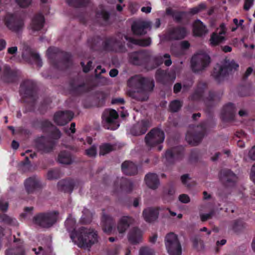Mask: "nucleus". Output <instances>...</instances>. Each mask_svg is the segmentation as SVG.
I'll return each mask as SVG.
<instances>
[{"mask_svg":"<svg viewBox=\"0 0 255 255\" xmlns=\"http://www.w3.org/2000/svg\"><path fill=\"white\" fill-rule=\"evenodd\" d=\"M65 226L72 241L80 248H88L97 241V235L93 229L82 227L75 230V221L72 218L66 220Z\"/></svg>","mask_w":255,"mask_h":255,"instance_id":"nucleus-1","label":"nucleus"},{"mask_svg":"<svg viewBox=\"0 0 255 255\" xmlns=\"http://www.w3.org/2000/svg\"><path fill=\"white\" fill-rule=\"evenodd\" d=\"M128 85L130 88L136 89V91L130 95L139 101L146 100L148 98V92L151 91L154 86L152 80L145 79L139 76L131 78L128 81Z\"/></svg>","mask_w":255,"mask_h":255,"instance_id":"nucleus-2","label":"nucleus"},{"mask_svg":"<svg viewBox=\"0 0 255 255\" xmlns=\"http://www.w3.org/2000/svg\"><path fill=\"white\" fill-rule=\"evenodd\" d=\"M57 216L58 213L56 211L40 214L34 217L33 222L41 227L49 228L56 222Z\"/></svg>","mask_w":255,"mask_h":255,"instance_id":"nucleus-3","label":"nucleus"},{"mask_svg":"<svg viewBox=\"0 0 255 255\" xmlns=\"http://www.w3.org/2000/svg\"><path fill=\"white\" fill-rule=\"evenodd\" d=\"M165 246L170 255H181L182 254L181 244L177 235L173 233L167 235L165 238Z\"/></svg>","mask_w":255,"mask_h":255,"instance_id":"nucleus-4","label":"nucleus"},{"mask_svg":"<svg viewBox=\"0 0 255 255\" xmlns=\"http://www.w3.org/2000/svg\"><path fill=\"white\" fill-rule=\"evenodd\" d=\"M238 67L239 65L235 61L226 60L223 66L218 65L216 66L213 73V75L216 79L219 80L226 74L231 73L237 70Z\"/></svg>","mask_w":255,"mask_h":255,"instance_id":"nucleus-5","label":"nucleus"},{"mask_svg":"<svg viewBox=\"0 0 255 255\" xmlns=\"http://www.w3.org/2000/svg\"><path fill=\"white\" fill-rule=\"evenodd\" d=\"M210 62L209 55L205 52L198 53L193 56L191 66L195 72H199L206 67Z\"/></svg>","mask_w":255,"mask_h":255,"instance_id":"nucleus-6","label":"nucleus"},{"mask_svg":"<svg viewBox=\"0 0 255 255\" xmlns=\"http://www.w3.org/2000/svg\"><path fill=\"white\" fill-rule=\"evenodd\" d=\"M118 114L116 111L114 110H106L103 115V123L105 127L109 129L115 130L119 127V124L116 120Z\"/></svg>","mask_w":255,"mask_h":255,"instance_id":"nucleus-7","label":"nucleus"},{"mask_svg":"<svg viewBox=\"0 0 255 255\" xmlns=\"http://www.w3.org/2000/svg\"><path fill=\"white\" fill-rule=\"evenodd\" d=\"M5 24L11 30L18 32L23 27V20L15 14L7 13L5 17Z\"/></svg>","mask_w":255,"mask_h":255,"instance_id":"nucleus-8","label":"nucleus"},{"mask_svg":"<svg viewBox=\"0 0 255 255\" xmlns=\"http://www.w3.org/2000/svg\"><path fill=\"white\" fill-rule=\"evenodd\" d=\"M151 28V22L147 19H138L134 20L131 25V29L135 35H143Z\"/></svg>","mask_w":255,"mask_h":255,"instance_id":"nucleus-9","label":"nucleus"},{"mask_svg":"<svg viewBox=\"0 0 255 255\" xmlns=\"http://www.w3.org/2000/svg\"><path fill=\"white\" fill-rule=\"evenodd\" d=\"M164 138L163 131L159 129H153L146 135L145 140L148 145L153 146L162 142Z\"/></svg>","mask_w":255,"mask_h":255,"instance_id":"nucleus-10","label":"nucleus"},{"mask_svg":"<svg viewBox=\"0 0 255 255\" xmlns=\"http://www.w3.org/2000/svg\"><path fill=\"white\" fill-rule=\"evenodd\" d=\"M161 210L160 208H147L143 211V217L147 222H153L157 219L159 212Z\"/></svg>","mask_w":255,"mask_h":255,"instance_id":"nucleus-11","label":"nucleus"},{"mask_svg":"<svg viewBox=\"0 0 255 255\" xmlns=\"http://www.w3.org/2000/svg\"><path fill=\"white\" fill-rule=\"evenodd\" d=\"M187 34V31L184 28H174L168 31L165 35L166 40L180 39L183 38Z\"/></svg>","mask_w":255,"mask_h":255,"instance_id":"nucleus-12","label":"nucleus"},{"mask_svg":"<svg viewBox=\"0 0 255 255\" xmlns=\"http://www.w3.org/2000/svg\"><path fill=\"white\" fill-rule=\"evenodd\" d=\"M73 117V114L70 111L59 112L54 115V121L58 125L62 126L71 121Z\"/></svg>","mask_w":255,"mask_h":255,"instance_id":"nucleus-13","label":"nucleus"},{"mask_svg":"<svg viewBox=\"0 0 255 255\" xmlns=\"http://www.w3.org/2000/svg\"><path fill=\"white\" fill-rule=\"evenodd\" d=\"M24 185L26 192L28 193H32L40 187V184L38 178L33 177L26 179Z\"/></svg>","mask_w":255,"mask_h":255,"instance_id":"nucleus-14","label":"nucleus"},{"mask_svg":"<svg viewBox=\"0 0 255 255\" xmlns=\"http://www.w3.org/2000/svg\"><path fill=\"white\" fill-rule=\"evenodd\" d=\"M182 149L181 147H178L168 150L165 154V158L169 162H173L180 157Z\"/></svg>","mask_w":255,"mask_h":255,"instance_id":"nucleus-15","label":"nucleus"},{"mask_svg":"<svg viewBox=\"0 0 255 255\" xmlns=\"http://www.w3.org/2000/svg\"><path fill=\"white\" fill-rule=\"evenodd\" d=\"M203 135V132L193 133L191 131H188L186 135V139L189 144L196 145L200 141Z\"/></svg>","mask_w":255,"mask_h":255,"instance_id":"nucleus-16","label":"nucleus"},{"mask_svg":"<svg viewBox=\"0 0 255 255\" xmlns=\"http://www.w3.org/2000/svg\"><path fill=\"white\" fill-rule=\"evenodd\" d=\"M44 22V17L42 14L35 16L30 24V29L33 31H38L42 28Z\"/></svg>","mask_w":255,"mask_h":255,"instance_id":"nucleus-17","label":"nucleus"},{"mask_svg":"<svg viewBox=\"0 0 255 255\" xmlns=\"http://www.w3.org/2000/svg\"><path fill=\"white\" fill-rule=\"evenodd\" d=\"M123 172L127 175H132L137 172V167L131 161H126L122 165Z\"/></svg>","mask_w":255,"mask_h":255,"instance_id":"nucleus-18","label":"nucleus"},{"mask_svg":"<svg viewBox=\"0 0 255 255\" xmlns=\"http://www.w3.org/2000/svg\"><path fill=\"white\" fill-rule=\"evenodd\" d=\"M145 181L150 188L155 189L159 185V180L156 174L149 173L145 177Z\"/></svg>","mask_w":255,"mask_h":255,"instance_id":"nucleus-19","label":"nucleus"},{"mask_svg":"<svg viewBox=\"0 0 255 255\" xmlns=\"http://www.w3.org/2000/svg\"><path fill=\"white\" fill-rule=\"evenodd\" d=\"M132 219L128 216L123 217L120 220L118 225V230L120 234L124 233L132 223Z\"/></svg>","mask_w":255,"mask_h":255,"instance_id":"nucleus-20","label":"nucleus"},{"mask_svg":"<svg viewBox=\"0 0 255 255\" xmlns=\"http://www.w3.org/2000/svg\"><path fill=\"white\" fill-rule=\"evenodd\" d=\"M149 127V124L146 121H141L136 124L131 132L133 135H139L144 134L147 130V128Z\"/></svg>","mask_w":255,"mask_h":255,"instance_id":"nucleus-21","label":"nucleus"},{"mask_svg":"<svg viewBox=\"0 0 255 255\" xmlns=\"http://www.w3.org/2000/svg\"><path fill=\"white\" fill-rule=\"evenodd\" d=\"M193 32L197 36H202L207 32V30L203 22L198 19L193 23Z\"/></svg>","mask_w":255,"mask_h":255,"instance_id":"nucleus-22","label":"nucleus"},{"mask_svg":"<svg viewBox=\"0 0 255 255\" xmlns=\"http://www.w3.org/2000/svg\"><path fill=\"white\" fill-rule=\"evenodd\" d=\"M124 38L128 41V46H131L132 44H135L142 46H147L149 45L151 42L150 38L144 39L136 40L132 38L128 37L127 35H125Z\"/></svg>","mask_w":255,"mask_h":255,"instance_id":"nucleus-23","label":"nucleus"},{"mask_svg":"<svg viewBox=\"0 0 255 255\" xmlns=\"http://www.w3.org/2000/svg\"><path fill=\"white\" fill-rule=\"evenodd\" d=\"M142 233L138 229H133L128 235V240L132 244L139 243L142 238Z\"/></svg>","mask_w":255,"mask_h":255,"instance_id":"nucleus-24","label":"nucleus"},{"mask_svg":"<svg viewBox=\"0 0 255 255\" xmlns=\"http://www.w3.org/2000/svg\"><path fill=\"white\" fill-rule=\"evenodd\" d=\"M102 224L105 232L110 233L112 232L113 219L111 217L104 214L102 216Z\"/></svg>","mask_w":255,"mask_h":255,"instance_id":"nucleus-25","label":"nucleus"},{"mask_svg":"<svg viewBox=\"0 0 255 255\" xmlns=\"http://www.w3.org/2000/svg\"><path fill=\"white\" fill-rule=\"evenodd\" d=\"M34 88V84L30 80L24 81L20 86V93L26 95L31 92Z\"/></svg>","mask_w":255,"mask_h":255,"instance_id":"nucleus-26","label":"nucleus"},{"mask_svg":"<svg viewBox=\"0 0 255 255\" xmlns=\"http://www.w3.org/2000/svg\"><path fill=\"white\" fill-rule=\"evenodd\" d=\"M225 32H220L219 34L213 33L210 38V44L212 46H215L222 42L224 40Z\"/></svg>","mask_w":255,"mask_h":255,"instance_id":"nucleus-27","label":"nucleus"},{"mask_svg":"<svg viewBox=\"0 0 255 255\" xmlns=\"http://www.w3.org/2000/svg\"><path fill=\"white\" fill-rule=\"evenodd\" d=\"M58 186L60 190L65 192H71L73 188V183L66 180L60 181L58 183Z\"/></svg>","mask_w":255,"mask_h":255,"instance_id":"nucleus-28","label":"nucleus"},{"mask_svg":"<svg viewBox=\"0 0 255 255\" xmlns=\"http://www.w3.org/2000/svg\"><path fill=\"white\" fill-rule=\"evenodd\" d=\"M234 106L232 104H229L224 107L223 113V118L226 120L228 117L232 118L235 113Z\"/></svg>","mask_w":255,"mask_h":255,"instance_id":"nucleus-29","label":"nucleus"},{"mask_svg":"<svg viewBox=\"0 0 255 255\" xmlns=\"http://www.w3.org/2000/svg\"><path fill=\"white\" fill-rule=\"evenodd\" d=\"M58 161L62 164H68L71 162V158L70 153L62 151L59 154L58 158Z\"/></svg>","mask_w":255,"mask_h":255,"instance_id":"nucleus-30","label":"nucleus"},{"mask_svg":"<svg viewBox=\"0 0 255 255\" xmlns=\"http://www.w3.org/2000/svg\"><path fill=\"white\" fill-rule=\"evenodd\" d=\"M114 149L113 146L110 144L105 143L100 146V154L104 155L112 151Z\"/></svg>","mask_w":255,"mask_h":255,"instance_id":"nucleus-31","label":"nucleus"},{"mask_svg":"<svg viewBox=\"0 0 255 255\" xmlns=\"http://www.w3.org/2000/svg\"><path fill=\"white\" fill-rule=\"evenodd\" d=\"M89 1V0H67L66 2L69 5L79 7L85 5Z\"/></svg>","mask_w":255,"mask_h":255,"instance_id":"nucleus-32","label":"nucleus"},{"mask_svg":"<svg viewBox=\"0 0 255 255\" xmlns=\"http://www.w3.org/2000/svg\"><path fill=\"white\" fill-rule=\"evenodd\" d=\"M0 220L7 224L13 226L17 225V222L15 219L8 217L6 215H3Z\"/></svg>","mask_w":255,"mask_h":255,"instance_id":"nucleus-33","label":"nucleus"},{"mask_svg":"<svg viewBox=\"0 0 255 255\" xmlns=\"http://www.w3.org/2000/svg\"><path fill=\"white\" fill-rule=\"evenodd\" d=\"M206 5L205 3H201L197 6L191 8L190 12L192 14H195L203 11L206 8Z\"/></svg>","mask_w":255,"mask_h":255,"instance_id":"nucleus-34","label":"nucleus"},{"mask_svg":"<svg viewBox=\"0 0 255 255\" xmlns=\"http://www.w3.org/2000/svg\"><path fill=\"white\" fill-rule=\"evenodd\" d=\"M32 0H14L16 4L20 7L26 8L30 6Z\"/></svg>","mask_w":255,"mask_h":255,"instance_id":"nucleus-35","label":"nucleus"},{"mask_svg":"<svg viewBox=\"0 0 255 255\" xmlns=\"http://www.w3.org/2000/svg\"><path fill=\"white\" fill-rule=\"evenodd\" d=\"M60 172L58 170L54 169L48 171L47 178L49 180L55 179L60 177Z\"/></svg>","mask_w":255,"mask_h":255,"instance_id":"nucleus-36","label":"nucleus"},{"mask_svg":"<svg viewBox=\"0 0 255 255\" xmlns=\"http://www.w3.org/2000/svg\"><path fill=\"white\" fill-rule=\"evenodd\" d=\"M32 210L33 208L32 207L25 208L23 212L21 214L20 216L23 219H29L32 215Z\"/></svg>","mask_w":255,"mask_h":255,"instance_id":"nucleus-37","label":"nucleus"},{"mask_svg":"<svg viewBox=\"0 0 255 255\" xmlns=\"http://www.w3.org/2000/svg\"><path fill=\"white\" fill-rule=\"evenodd\" d=\"M182 104L179 101L175 100L172 101L170 104V109L171 111L175 112L179 110Z\"/></svg>","mask_w":255,"mask_h":255,"instance_id":"nucleus-38","label":"nucleus"},{"mask_svg":"<svg viewBox=\"0 0 255 255\" xmlns=\"http://www.w3.org/2000/svg\"><path fill=\"white\" fill-rule=\"evenodd\" d=\"M166 13L168 15H172L177 20H179L181 18L183 15V13L181 12H173L172 10L170 8H168L166 9Z\"/></svg>","mask_w":255,"mask_h":255,"instance_id":"nucleus-39","label":"nucleus"},{"mask_svg":"<svg viewBox=\"0 0 255 255\" xmlns=\"http://www.w3.org/2000/svg\"><path fill=\"white\" fill-rule=\"evenodd\" d=\"M30 58L34 61L37 66L39 67L42 66V61L39 54L34 53H31Z\"/></svg>","mask_w":255,"mask_h":255,"instance_id":"nucleus-40","label":"nucleus"},{"mask_svg":"<svg viewBox=\"0 0 255 255\" xmlns=\"http://www.w3.org/2000/svg\"><path fill=\"white\" fill-rule=\"evenodd\" d=\"M161 60L159 62L158 65L164 62L166 66H169L172 64L170 56L168 54H165V55H164L163 57H161Z\"/></svg>","mask_w":255,"mask_h":255,"instance_id":"nucleus-41","label":"nucleus"},{"mask_svg":"<svg viewBox=\"0 0 255 255\" xmlns=\"http://www.w3.org/2000/svg\"><path fill=\"white\" fill-rule=\"evenodd\" d=\"M139 255H154V252L148 247H142L139 251Z\"/></svg>","mask_w":255,"mask_h":255,"instance_id":"nucleus-42","label":"nucleus"},{"mask_svg":"<svg viewBox=\"0 0 255 255\" xmlns=\"http://www.w3.org/2000/svg\"><path fill=\"white\" fill-rule=\"evenodd\" d=\"M86 154L89 157H95L97 155V147L94 145L86 150Z\"/></svg>","mask_w":255,"mask_h":255,"instance_id":"nucleus-43","label":"nucleus"},{"mask_svg":"<svg viewBox=\"0 0 255 255\" xmlns=\"http://www.w3.org/2000/svg\"><path fill=\"white\" fill-rule=\"evenodd\" d=\"M1 72V77L7 76L10 74V69L9 66L4 65L2 67H0V73Z\"/></svg>","mask_w":255,"mask_h":255,"instance_id":"nucleus-44","label":"nucleus"},{"mask_svg":"<svg viewBox=\"0 0 255 255\" xmlns=\"http://www.w3.org/2000/svg\"><path fill=\"white\" fill-rule=\"evenodd\" d=\"M226 179L228 182L235 181L237 179L236 175L231 171H228L225 177Z\"/></svg>","mask_w":255,"mask_h":255,"instance_id":"nucleus-45","label":"nucleus"},{"mask_svg":"<svg viewBox=\"0 0 255 255\" xmlns=\"http://www.w3.org/2000/svg\"><path fill=\"white\" fill-rule=\"evenodd\" d=\"M178 200L181 203L187 204L190 202V198L188 195L182 194L179 196Z\"/></svg>","mask_w":255,"mask_h":255,"instance_id":"nucleus-46","label":"nucleus"},{"mask_svg":"<svg viewBox=\"0 0 255 255\" xmlns=\"http://www.w3.org/2000/svg\"><path fill=\"white\" fill-rule=\"evenodd\" d=\"M122 182V188L127 191H129L130 190V187L132 186V183L126 179H123Z\"/></svg>","mask_w":255,"mask_h":255,"instance_id":"nucleus-47","label":"nucleus"},{"mask_svg":"<svg viewBox=\"0 0 255 255\" xmlns=\"http://www.w3.org/2000/svg\"><path fill=\"white\" fill-rule=\"evenodd\" d=\"M254 0H245L244 9L246 11L249 10L253 6Z\"/></svg>","mask_w":255,"mask_h":255,"instance_id":"nucleus-48","label":"nucleus"},{"mask_svg":"<svg viewBox=\"0 0 255 255\" xmlns=\"http://www.w3.org/2000/svg\"><path fill=\"white\" fill-rule=\"evenodd\" d=\"M45 144V145L44 146L43 150L45 152L49 151L52 148L53 143L50 141H47Z\"/></svg>","mask_w":255,"mask_h":255,"instance_id":"nucleus-49","label":"nucleus"},{"mask_svg":"<svg viewBox=\"0 0 255 255\" xmlns=\"http://www.w3.org/2000/svg\"><path fill=\"white\" fill-rule=\"evenodd\" d=\"M38 250H39V251L37 252L36 249H33V251H34L35 254H37V255H38V254H40V253H41L43 255H47V254L48 253L50 252V251H51L50 249L48 248L47 251V252H46V253L45 251H44L43 249L41 247H39L38 248Z\"/></svg>","mask_w":255,"mask_h":255,"instance_id":"nucleus-50","label":"nucleus"},{"mask_svg":"<svg viewBox=\"0 0 255 255\" xmlns=\"http://www.w3.org/2000/svg\"><path fill=\"white\" fill-rule=\"evenodd\" d=\"M181 179L183 184L187 186H189V184L188 183V181L190 180V178L189 176L187 174L183 175L181 176Z\"/></svg>","mask_w":255,"mask_h":255,"instance_id":"nucleus-51","label":"nucleus"},{"mask_svg":"<svg viewBox=\"0 0 255 255\" xmlns=\"http://www.w3.org/2000/svg\"><path fill=\"white\" fill-rule=\"evenodd\" d=\"M92 62L91 61H89L88 62L87 66H84V63L81 62V65L83 68V71L84 72H88V71H89L92 67Z\"/></svg>","mask_w":255,"mask_h":255,"instance_id":"nucleus-52","label":"nucleus"},{"mask_svg":"<svg viewBox=\"0 0 255 255\" xmlns=\"http://www.w3.org/2000/svg\"><path fill=\"white\" fill-rule=\"evenodd\" d=\"M212 212L207 214H202L200 215L201 219L202 221H205L209 219L212 215Z\"/></svg>","mask_w":255,"mask_h":255,"instance_id":"nucleus-53","label":"nucleus"},{"mask_svg":"<svg viewBox=\"0 0 255 255\" xmlns=\"http://www.w3.org/2000/svg\"><path fill=\"white\" fill-rule=\"evenodd\" d=\"M98 15L105 20H107L109 17V13L105 10H102L100 13H98Z\"/></svg>","mask_w":255,"mask_h":255,"instance_id":"nucleus-54","label":"nucleus"},{"mask_svg":"<svg viewBox=\"0 0 255 255\" xmlns=\"http://www.w3.org/2000/svg\"><path fill=\"white\" fill-rule=\"evenodd\" d=\"M249 156L252 160H255V146L253 147L249 151Z\"/></svg>","mask_w":255,"mask_h":255,"instance_id":"nucleus-55","label":"nucleus"},{"mask_svg":"<svg viewBox=\"0 0 255 255\" xmlns=\"http://www.w3.org/2000/svg\"><path fill=\"white\" fill-rule=\"evenodd\" d=\"M8 207V204L6 202L2 203V201H0V209L2 211H5L7 210Z\"/></svg>","mask_w":255,"mask_h":255,"instance_id":"nucleus-56","label":"nucleus"},{"mask_svg":"<svg viewBox=\"0 0 255 255\" xmlns=\"http://www.w3.org/2000/svg\"><path fill=\"white\" fill-rule=\"evenodd\" d=\"M17 51V48L16 46L10 47L7 50L8 53L10 54H14L16 53Z\"/></svg>","mask_w":255,"mask_h":255,"instance_id":"nucleus-57","label":"nucleus"},{"mask_svg":"<svg viewBox=\"0 0 255 255\" xmlns=\"http://www.w3.org/2000/svg\"><path fill=\"white\" fill-rule=\"evenodd\" d=\"M141 10L143 12L148 13L151 12V7L150 6H143L141 8Z\"/></svg>","mask_w":255,"mask_h":255,"instance_id":"nucleus-58","label":"nucleus"},{"mask_svg":"<svg viewBox=\"0 0 255 255\" xmlns=\"http://www.w3.org/2000/svg\"><path fill=\"white\" fill-rule=\"evenodd\" d=\"M251 178L254 182L255 183V165H254L251 169Z\"/></svg>","mask_w":255,"mask_h":255,"instance_id":"nucleus-59","label":"nucleus"},{"mask_svg":"<svg viewBox=\"0 0 255 255\" xmlns=\"http://www.w3.org/2000/svg\"><path fill=\"white\" fill-rule=\"evenodd\" d=\"M58 49L55 47H50L47 50V54L50 56L52 53H56Z\"/></svg>","mask_w":255,"mask_h":255,"instance_id":"nucleus-60","label":"nucleus"},{"mask_svg":"<svg viewBox=\"0 0 255 255\" xmlns=\"http://www.w3.org/2000/svg\"><path fill=\"white\" fill-rule=\"evenodd\" d=\"M118 74V71L116 69H112L110 71V75L112 77H116Z\"/></svg>","mask_w":255,"mask_h":255,"instance_id":"nucleus-61","label":"nucleus"},{"mask_svg":"<svg viewBox=\"0 0 255 255\" xmlns=\"http://www.w3.org/2000/svg\"><path fill=\"white\" fill-rule=\"evenodd\" d=\"M124 102V100L123 98H116L114 99H113L112 103V104H117V103H123Z\"/></svg>","mask_w":255,"mask_h":255,"instance_id":"nucleus-62","label":"nucleus"},{"mask_svg":"<svg viewBox=\"0 0 255 255\" xmlns=\"http://www.w3.org/2000/svg\"><path fill=\"white\" fill-rule=\"evenodd\" d=\"M181 88V84L179 83H177L174 86V92L175 93H177L180 90Z\"/></svg>","mask_w":255,"mask_h":255,"instance_id":"nucleus-63","label":"nucleus"},{"mask_svg":"<svg viewBox=\"0 0 255 255\" xmlns=\"http://www.w3.org/2000/svg\"><path fill=\"white\" fill-rule=\"evenodd\" d=\"M181 46L183 49H186L189 47V44L187 41H184L181 42Z\"/></svg>","mask_w":255,"mask_h":255,"instance_id":"nucleus-64","label":"nucleus"}]
</instances>
